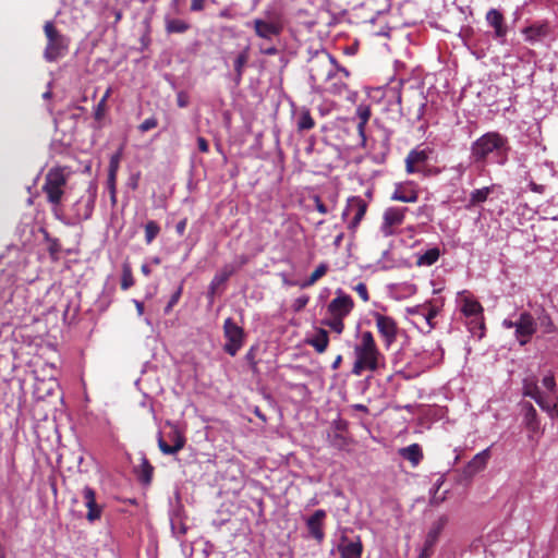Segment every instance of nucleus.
<instances>
[{
  "instance_id": "obj_1",
  "label": "nucleus",
  "mask_w": 558,
  "mask_h": 558,
  "mask_svg": "<svg viewBox=\"0 0 558 558\" xmlns=\"http://www.w3.org/2000/svg\"><path fill=\"white\" fill-rule=\"evenodd\" d=\"M509 149L508 138L505 135L495 131L487 132L471 144L470 158L481 166H485L488 160L505 165Z\"/></svg>"
},
{
  "instance_id": "obj_2",
  "label": "nucleus",
  "mask_w": 558,
  "mask_h": 558,
  "mask_svg": "<svg viewBox=\"0 0 558 558\" xmlns=\"http://www.w3.org/2000/svg\"><path fill=\"white\" fill-rule=\"evenodd\" d=\"M355 362L352 374L361 376L364 371L376 372L384 362L374 336L371 331H363L360 342L354 347Z\"/></svg>"
},
{
  "instance_id": "obj_3",
  "label": "nucleus",
  "mask_w": 558,
  "mask_h": 558,
  "mask_svg": "<svg viewBox=\"0 0 558 558\" xmlns=\"http://www.w3.org/2000/svg\"><path fill=\"white\" fill-rule=\"evenodd\" d=\"M353 308L354 301L352 296L338 289L336 296L327 305L328 317L323 319L322 324L340 335L344 330V318L351 314Z\"/></svg>"
},
{
  "instance_id": "obj_4",
  "label": "nucleus",
  "mask_w": 558,
  "mask_h": 558,
  "mask_svg": "<svg viewBox=\"0 0 558 558\" xmlns=\"http://www.w3.org/2000/svg\"><path fill=\"white\" fill-rule=\"evenodd\" d=\"M339 70L336 60L325 50L316 52L308 61L310 77L314 84L327 83ZM341 71L349 74L345 69Z\"/></svg>"
},
{
  "instance_id": "obj_5",
  "label": "nucleus",
  "mask_w": 558,
  "mask_h": 558,
  "mask_svg": "<svg viewBox=\"0 0 558 558\" xmlns=\"http://www.w3.org/2000/svg\"><path fill=\"white\" fill-rule=\"evenodd\" d=\"M70 174L71 171L68 167L58 166L48 170L41 190L46 194L49 204L53 206L60 205Z\"/></svg>"
},
{
  "instance_id": "obj_6",
  "label": "nucleus",
  "mask_w": 558,
  "mask_h": 558,
  "mask_svg": "<svg viewBox=\"0 0 558 558\" xmlns=\"http://www.w3.org/2000/svg\"><path fill=\"white\" fill-rule=\"evenodd\" d=\"M255 35L267 43L279 37L284 28L283 16L280 12H265L264 16L254 19L251 23Z\"/></svg>"
},
{
  "instance_id": "obj_7",
  "label": "nucleus",
  "mask_w": 558,
  "mask_h": 558,
  "mask_svg": "<svg viewBox=\"0 0 558 558\" xmlns=\"http://www.w3.org/2000/svg\"><path fill=\"white\" fill-rule=\"evenodd\" d=\"M44 33L47 38V45L44 50L45 60L54 62L63 58L68 53L70 39L61 34L51 21L45 23Z\"/></svg>"
},
{
  "instance_id": "obj_8",
  "label": "nucleus",
  "mask_w": 558,
  "mask_h": 558,
  "mask_svg": "<svg viewBox=\"0 0 558 558\" xmlns=\"http://www.w3.org/2000/svg\"><path fill=\"white\" fill-rule=\"evenodd\" d=\"M223 336L226 343L223 350L231 356L236 355L243 347L245 333L242 327L238 326L232 318H227L223 323Z\"/></svg>"
},
{
  "instance_id": "obj_9",
  "label": "nucleus",
  "mask_w": 558,
  "mask_h": 558,
  "mask_svg": "<svg viewBox=\"0 0 558 558\" xmlns=\"http://www.w3.org/2000/svg\"><path fill=\"white\" fill-rule=\"evenodd\" d=\"M373 317L376 323L378 333L384 340V345L388 350L397 340L399 327L395 318L374 312Z\"/></svg>"
},
{
  "instance_id": "obj_10",
  "label": "nucleus",
  "mask_w": 558,
  "mask_h": 558,
  "mask_svg": "<svg viewBox=\"0 0 558 558\" xmlns=\"http://www.w3.org/2000/svg\"><path fill=\"white\" fill-rule=\"evenodd\" d=\"M407 207H389L384 211L383 222L380 226V232L385 236L393 235L397 229L403 223L405 214L408 213Z\"/></svg>"
},
{
  "instance_id": "obj_11",
  "label": "nucleus",
  "mask_w": 558,
  "mask_h": 558,
  "mask_svg": "<svg viewBox=\"0 0 558 558\" xmlns=\"http://www.w3.org/2000/svg\"><path fill=\"white\" fill-rule=\"evenodd\" d=\"M448 523L447 515H440L430 526L426 534L423 547L417 558H430L435 551V546L439 539L441 532Z\"/></svg>"
},
{
  "instance_id": "obj_12",
  "label": "nucleus",
  "mask_w": 558,
  "mask_h": 558,
  "mask_svg": "<svg viewBox=\"0 0 558 558\" xmlns=\"http://www.w3.org/2000/svg\"><path fill=\"white\" fill-rule=\"evenodd\" d=\"M429 157V150L427 149H412L405 157V171L408 173H423L429 175L432 172L426 166V161Z\"/></svg>"
},
{
  "instance_id": "obj_13",
  "label": "nucleus",
  "mask_w": 558,
  "mask_h": 558,
  "mask_svg": "<svg viewBox=\"0 0 558 558\" xmlns=\"http://www.w3.org/2000/svg\"><path fill=\"white\" fill-rule=\"evenodd\" d=\"M536 322L531 313L523 312L515 322V337L521 345L526 344L536 332Z\"/></svg>"
},
{
  "instance_id": "obj_14",
  "label": "nucleus",
  "mask_w": 558,
  "mask_h": 558,
  "mask_svg": "<svg viewBox=\"0 0 558 558\" xmlns=\"http://www.w3.org/2000/svg\"><path fill=\"white\" fill-rule=\"evenodd\" d=\"M367 203L360 196H352L348 198L347 207L342 214V217L344 218L353 213V218L348 226L350 230L354 231L360 226L367 211Z\"/></svg>"
},
{
  "instance_id": "obj_15",
  "label": "nucleus",
  "mask_w": 558,
  "mask_h": 558,
  "mask_svg": "<svg viewBox=\"0 0 558 558\" xmlns=\"http://www.w3.org/2000/svg\"><path fill=\"white\" fill-rule=\"evenodd\" d=\"M97 197L96 187L90 186L85 195L75 203L74 210L77 220H88L94 211Z\"/></svg>"
},
{
  "instance_id": "obj_16",
  "label": "nucleus",
  "mask_w": 558,
  "mask_h": 558,
  "mask_svg": "<svg viewBox=\"0 0 558 558\" xmlns=\"http://www.w3.org/2000/svg\"><path fill=\"white\" fill-rule=\"evenodd\" d=\"M390 198L391 201L402 203H416L418 199V185L413 181L397 183Z\"/></svg>"
},
{
  "instance_id": "obj_17",
  "label": "nucleus",
  "mask_w": 558,
  "mask_h": 558,
  "mask_svg": "<svg viewBox=\"0 0 558 558\" xmlns=\"http://www.w3.org/2000/svg\"><path fill=\"white\" fill-rule=\"evenodd\" d=\"M167 436L172 445L168 444L161 436L158 438V447L163 454H175L184 448L186 438L177 427H172Z\"/></svg>"
},
{
  "instance_id": "obj_18",
  "label": "nucleus",
  "mask_w": 558,
  "mask_h": 558,
  "mask_svg": "<svg viewBox=\"0 0 558 558\" xmlns=\"http://www.w3.org/2000/svg\"><path fill=\"white\" fill-rule=\"evenodd\" d=\"M82 495L87 508L86 520L90 523L99 520L102 515L104 507L96 502V492L92 487L85 486Z\"/></svg>"
},
{
  "instance_id": "obj_19",
  "label": "nucleus",
  "mask_w": 558,
  "mask_h": 558,
  "mask_svg": "<svg viewBox=\"0 0 558 558\" xmlns=\"http://www.w3.org/2000/svg\"><path fill=\"white\" fill-rule=\"evenodd\" d=\"M337 550L340 558H361L363 554V544L360 536H357L355 541H351L343 535L340 538Z\"/></svg>"
},
{
  "instance_id": "obj_20",
  "label": "nucleus",
  "mask_w": 558,
  "mask_h": 558,
  "mask_svg": "<svg viewBox=\"0 0 558 558\" xmlns=\"http://www.w3.org/2000/svg\"><path fill=\"white\" fill-rule=\"evenodd\" d=\"M326 517V511L323 509H318L306 520V527L308 530L310 535L318 543H322L325 537L324 521Z\"/></svg>"
},
{
  "instance_id": "obj_21",
  "label": "nucleus",
  "mask_w": 558,
  "mask_h": 558,
  "mask_svg": "<svg viewBox=\"0 0 558 558\" xmlns=\"http://www.w3.org/2000/svg\"><path fill=\"white\" fill-rule=\"evenodd\" d=\"M490 459V450L489 448L484 449L483 451L475 454L472 460L464 466L463 474L465 477H473L478 472L483 471L488 460Z\"/></svg>"
},
{
  "instance_id": "obj_22",
  "label": "nucleus",
  "mask_w": 558,
  "mask_h": 558,
  "mask_svg": "<svg viewBox=\"0 0 558 558\" xmlns=\"http://www.w3.org/2000/svg\"><path fill=\"white\" fill-rule=\"evenodd\" d=\"M487 23L495 29L496 38H504L507 35V26L502 13L496 9H490L486 13Z\"/></svg>"
},
{
  "instance_id": "obj_23",
  "label": "nucleus",
  "mask_w": 558,
  "mask_h": 558,
  "mask_svg": "<svg viewBox=\"0 0 558 558\" xmlns=\"http://www.w3.org/2000/svg\"><path fill=\"white\" fill-rule=\"evenodd\" d=\"M306 343L313 347L317 353H324L329 344L328 331L324 328H317L315 335L308 338Z\"/></svg>"
},
{
  "instance_id": "obj_24",
  "label": "nucleus",
  "mask_w": 558,
  "mask_h": 558,
  "mask_svg": "<svg viewBox=\"0 0 558 558\" xmlns=\"http://www.w3.org/2000/svg\"><path fill=\"white\" fill-rule=\"evenodd\" d=\"M525 38L530 43H536L549 34V26L547 23L533 24L523 29Z\"/></svg>"
},
{
  "instance_id": "obj_25",
  "label": "nucleus",
  "mask_w": 558,
  "mask_h": 558,
  "mask_svg": "<svg viewBox=\"0 0 558 558\" xmlns=\"http://www.w3.org/2000/svg\"><path fill=\"white\" fill-rule=\"evenodd\" d=\"M399 456L410 461L413 466H416L423 459V451L418 444H412L408 447L399 449Z\"/></svg>"
},
{
  "instance_id": "obj_26",
  "label": "nucleus",
  "mask_w": 558,
  "mask_h": 558,
  "mask_svg": "<svg viewBox=\"0 0 558 558\" xmlns=\"http://www.w3.org/2000/svg\"><path fill=\"white\" fill-rule=\"evenodd\" d=\"M356 116L360 120L357 123V126H356L357 133L361 137L362 145L365 146V143H366L365 126L371 118V108L365 105H360L356 108Z\"/></svg>"
},
{
  "instance_id": "obj_27",
  "label": "nucleus",
  "mask_w": 558,
  "mask_h": 558,
  "mask_svg": "<svg viewBox=\"0 0 558 558\" xmlns=\"http://www.w3.org/2000/svg\"><path fill=\"white\" fill-rule=\"evenodd\" d=\"M316 125V122L314 118L312 117L311 112L306 108H302L296 113V130L298 132H305L314 129Z\"/></svg>"
},
{
  "instance_id": "obj_28",
  "label": "nucleus",
  "mask_w": 558,
  "mask_h": 558,
  "mask_svg": "<svg viewBox=\"0 0 558 558\" xmlns=\"http://www.w3.org/2000/svg\"><path fill=\"white\" fill-rule=\"evenodd\" d=\"M191 28V25L181 19L165 17V29L167 34H184Z\"/></svg>"
},
{
  "instance_id": "obj_29",
  "label": "nucleus",
  "mask_w": 558,
  "mask_h": 558,
  "mask_svg": "<svg viewBox=\"0 0 558 558\" xmlns=\"http://www.w3.org/2000/svg\"><path fill=\"white\" fill-rule=\"evenodd\" d=\"M523 393L524 396H527V397H531L532 399L535 400V402L541 407V408H545L544 407V401H543V397H542V393L538 389V386L536 384V380L534 379H524L523 381Z\"/></svg>"
},
{
  "instance_id": "obj_30",
  "label": "nucleus",
  "mask_w": 558,
  "mask_h": 558,
  "mask_svg": "<svg viewBox=\"0 0 558 558\" xmlns=\"http://www.w3.org/2000/svg\"><path fill=\"white\" fill-rule=\"evenodd\" d=\"M461 311L466 317H477L482 315L483 306L476 300L465 298Z\"/></svg>"
},
{
  "instance_id": "obj_31",
  "label": "nucleus",
  "mask_w": 558,
  "mask_h": 558,
  "mask_svg": "<svg viewBox=\"0 0 558 558\" xmlns=\"http://www.w3.org/2000/svg\"><path fill=\"white\" fill-rule=\"evenodd\" d=\"M493 192V186H485L471 192L468 208L484 203Z\"/></svg>"
},
{
  "instance_id": "obj_32",
  "label": "nucleus",
  "mask_w": 558,
  "mask_h": 558,
  "mask_svg": "<svg viewBox=\"0 0 558 558\" xmlns=\"http://www.w3.org/2000/svg\"><path fill=\"white\" fill-rule=\"evenodd\" d=\"M328 271V265L320 263L316 269L310 275V277L301 283V288L305 289L315 284L320 278H323Z\"/></svg>"
},
{
  "instance_id": "obj_33",
  "label": "nucleus",
  "mask_w": 558,
  "mask_h": 558,
  "mask_svg": "<svg viewBox=\"0 0 558 558\" xmlns=\"http://www.w3.org/2000/svg\"><path fill=\"white\" fill-rule=\"evenodd\" d=\"M440 256V251L438 247H433L427 250L424 254L418 256L416 264L418 266H432L434 265Z\"/></svg>"
},
{
  "instance_id": "obj_34",
  "label": "nucleus",
  "mask_w": 558,
  "mask_h": 558,
  "mask_svg": "<svg viewBox=\"0 0 558 558\" xmlns=\"http://www.w3.org/2000/svg\"><path fill=\"white\" fill-rule=\"evenodd\" d=\"M134 283H135V280L133 277L132 268H131L130 264L124 263L122 265L121 289L123 291H126L131 287H133Z\"/></svg>"
},
{
  "instance_id": "obj_35",
  "label": "nucleus",
  "mask_w": 558,
  "mask_h": 558,
  "mask_svg": "<svg viewBox=\"0 0 558 558\" xmlns=\"http://www.w3.org/2000/svg\"><path fill=\"white\" fill-rule=\"evenodd\" d=\"M153 473L154 466L149 463V461L146 458H144L140 465L138 478L144 484H149L151 482Z\"/></svg>"
},
{
  "instance_id": "obj_36",
  "label": "nucleus",
  "mask_w": 558,
  "mask_h": 558,
  "mask_svg": "<svg viewBox=\"0 0 558 558\" xmlns=\"http://www.w3.org/2000/svg\"><path fill=\"white\" fill-rule=\"evenodd\" d=\"M247 61H248L247 49H245L244 51L240 52L238 54V57L235 58V60H234V71L236 73V81L238 82H240L241 78H242L243 69H244L245 64L247 63Z\"/></svg>"
},
{
  "instance_id": "obj_37",
  "label": "nucleus",
  "mask_w": 558,
  "mask_h": 558,
  "mask_svg": "<svg viewBox=\"0 0 558 558\" xmlns=\"http://www.w3.org/2000/svg\"><path fill=\"white\" fill-rule=\"evenodd\" d=\"M159 232H160V227L156 221H154V220L147 221V223L145 225V242L147 244H150L157 238Z\"/></svg>"
},
{
  "instance_id": "obj_38",
  "label": "nucleus",
  "mask_w": 558,
  "mask_h": 558,
  "mask_svg": "<svg viewBox=\"0 0 558 558\" xmlns=\"http://www.w3.org/2000/svg\"><path fill=\"white\" fill-rule=\"evenodd\" d=\"M538 324L545 333H553L556 331V326L551 317L543 310L542 315L537 317Z\"/></svg>"
},
{
  "instance_id": "obj_39",
  "label": "nucleus",
  "mask_w": 558,
  "mask_h": 558,
  "mask_svg": "<svg viewBox=\"0 0 558 558\" xmlns=\"http://www.w3.org/2000/svg\"><path fill=\"white\" fill-rule=\"evenodd\" d=\"M233 271H234L233 268L230 266L223 267L221 274L215 276L214 280L211 281L210 293L214 294L217 286L227 281L229 279V277L233 274Z\"/></svg>"
},
{
  "instance_id": "obj_40",
  "label": "nucleus",
  "mask_w": 558,
  "mask_h": 558,
  "mask_svg": "<svg viewBox=\"0 0 558 558\" xmlns=\"http://www.w3.org/2000/svg\"><path fill=\"white\" fill-rule=\"evenodd\" d=\"M310 302V296L306 295V294H303L299 298H296L293 303H292V310L295 312V313H299L301 312L302 310H304L306 307V305L308 304Z\"/></svg>"
},
{
  "instance_id": "obj_41",
  "label": "nucleus",
  "mask_w": 558,
  "mask_h": 558,
  "mask_svg": "<svg viewBox=\"0 0 558 558\" xmlns=\"http://www.w3.org/2000/svg\"><path fill=\"white\" fill-rule=\"evenodd\" d=\"M158 125V120L155 117H150L145 119L140 125L138 130L142 133L148 132L151 129H155Z\"/></svg>"
},
{
  "instance_id": "obj_42",
  "label": "nucleus",
  "mask_w": 558,
  "mask_h": 558,
  "mask_svg": "<svg viewBox=\"0 0 558 558\" xmlns=\"http://www.w3.org/2000/svg\"><path fill=\"white\" fill-rule=\"evenodd\" d=\"M182 286L178 288V290L171 295L167 306L165 307V313L169 314L172 310V307L179 302L181 294H182Z\"/></svg>"
},
{
  "instance_id": "obj_43",
  "label": "nucleus",
  "mask_w": 558,
  "mask_h": 558,
  "mask_svg": "<svg viewBox=\"0 0 558 558\" xmlns=\"http://www.w3.org/2000/svg\"><path fill=\"white\" fill-rule=\"evenodd\" d=\"M120 160H121V151H118V153L113 154L110 157L108 172H110V173H118L119 166H120Z\"/></svg>"
},
{
  "instance_id": "obj_44",
  "label": "nucleus",
  "mask_w": 558,
  "mask_h": 558,
  "mask_svg": "<svg viewBox=\"0 0 558 558\" xmlns=\"http://www.w3.org/2000/svg\"><path fill=\"white\" fill-rule=\"evenodd\" d=\"M354 291L359 294V296L362 299L363 302H368L369 301L368 290H367V287H366V284L364 282H359L354 287Z\"/></svg>"
},
{
  "instance_id": "obj_45",
  "label": "nucleus",
  "mask_w": 558,
  "mask_h": 558,
  "mask_svg": "<svg viewBox=\"0 0 558 558\" xmlns=\"http://www.w3.org/2000/svg\"><path fill=\"white\" fill-rule=\"evenodd\" d=\"M106 104L107 102H105V99H100L99 102L97 104V106L95 108V113H94L95 119L97 121H100L104 118L105 112H106V107H107Z\"/></svg>"
},
{
  "instance_id": "obj_46",
  "label": "nucleus",
  "mask_w": 558,
  "mask_h": 558,
  "mask_svg": "<svg viewBox=\"0 0 558 558\" xmlns=\"http://www.w3.org/2000/svg\"><path fill=\"white\" fill-rule=\"evenodd\" d=\"M536 416H537L536 410L534 409V407L532 404H530L527 408L526 414H525V420H526L529 427L533 426L534 422L536 421Z\"/></svg>"
},
{
  "instance_id": "obj_47",
  "label": "nucleus",
  "mask_w": 558,
  "mask_h": 558,
  "mask_svg": "<svg viewBox=\"0 0 558 558\" xmlns=\"http://www.w3.org/2000/svg\"><path fill=\"white\" fill-rule=\"evenodd\" d=\"M189 102H190V98H189V95L185 93V92H179L177 94V105L180 107V108H185L189 106Z\"/></svg>"
},
{
  "instance_id": "obj_48",
  "label": "nucleus",
  "mask_w": 558,
  "mask_h": 558,
  "mask_svg": "<svg viewBox=\"0 0 558 558\" xmlns=\"http://www.w3.org/2000/svg\"><path fill=\"white\" fill-rule=\"evenodd\" d=\"M207 0H191L190 10L192 12H201L205 9Z\"/></svg>"
},
{
  "instance_id": "obj_49",
  "label": "nucleus",
  "mask_w": 558,
  "mask_h": 558,
  "mask_svg": "<svg viewBox=\"0 0 558 558\" xmlns=\"http://www.w3.org/2000/svg\"><path fill=\"white\" fill-rule=\"evenodd\" d=\"M259 51H260L263 54H266V56H275V54H277V53H278V49H277V47H276V46H274V45H271L270 43H269V45H266V46L262 45V46L259 47Z\"/></svg>"
},
{
  "instance_id": "obj_50",
  "label": "nucleus",
  "mask_w": 558,
  "mask_h": 558,
  "mask_svg": "<svg viewBox=\"0 0 558 558\" xmlns=\"http://www.w3.org/2000/svg\"><path fill=\"white\" fill-rule=\"evenodd\" d=\"M245 359L247 360V362L251 364V367H252V371L253 372H256L257 371V362L255 361V353H254V348H251L246 355H245Z\"/></svg>"
},
{
  "instance_id": "obj_51",
  "label": "nucleus",
  "mask_w": 558,
  "mask_h": 558,
  "mask_svg": "<svg viewBox=\"0 0 558 558\" xmlns=\"http://www.w3.org/2000/svg\"><path fill=\"white\" fill-rule=\"evenodd\" d=\"M197 147L201 153L207 154L209 151L208 141L203 136L197 137Z\"/></svg>"
},
{
  "instance_id": "obj_52",
  "label": "nucleus",
  "mask_w": 558,
  "mask_h": 558,
  "mask_svg": "<svg viewBox=\"0 0 558 558\" xmlns=\"http://www.w3.org/2000/svg\"><path fill=\"white\" fill-rule=\"evenodd\" d=\"M543 386L548 389L553 390L556 387V380L553 375L545 376L542 380Z\"/></svg>"
},
{
  "instance_id": "obj_53",
  "label": "nucleus",
  "mask_w": 558,
  "mask_h": 558,
  "mask_svg": "<svg viewBox=\"0 0 558 558\" xmlns=\"http://www.w3.org/2000/svg\"><path fill=\"white\" fill-rule=\"evenodd\" d=\"M107 186L109 192L117 190V173L108 172Z\"/></svg>"
},
{
  "instance_id": "obj_54",
  "label": "nucleus",
  "mask_w": 558,
  "mask_h": 558,
  "mask_svg": "<svg viewBox=\"0 0 558 558\" xmlns=\"http://www.w3.org/2000/svg\"><path fill=\"white\" fill-rule=\"evenodd\" d=\"M314 202H315V207L317 209L318 213H320L322 215H326L328 213V208L326 207V205L322 202V199L319 198V196H315L314 197Z\"/></svg>"
},
{
  "instance_id": "obj_55",
  "label": "nucleus",
  "mask_w": 558,
  "mask_h": 558,
  "mask_svg": "<svg viewBox=\"0 0 558 558\" xmlns=\"http://www.w3.org/2000/svg\"><path fill=\"white\" fill-rule=\"evenodd\" d=\"M186 226H187V218H183L181 219L177 226H175V231L177 233L182 236L185 232V229H186Z\"/></svg>"
},
{
  "instance_id": "obj_56",
  "label": "nucleus",
  "mask_w": 558,
  "mask_h": 558,
  "mask_svg": "<svg viewBox=\"0 0 558 558\" xmlns=\"http://www.w3.org/2000/svg\"><path fill=\"white\" fill-rule=\"evenodd\" d=\"M417 96H418L417 116L420 117L423 113V109L425 108L426 102H425L424 96L421 93H418Z\"/></svg>"
},
{
  "instance_id": "obj_57",
  "label": "nucleus",
  "mask_w": 558,
  "mask_h": 558,
  "mask_svg": "<svg viewBox=\"0 0 558 558\" xmlns=\"http://www.w3.org/2000/svg\"><path fill=\"white\" fill-rule=\"evenodd\" d=\"M437 312L435 308H430L426 315V320L432 326V320L436 317Z\"/></svg>"
},
{
  "instance_id": "obj_58",
  "label": "nucleus",
  "mask_w": 558,
  "mask_h": 558,
  "mask_svg": "<svg viewBox=\"0 0 558 558\" xmlns=\"http://www.w3.org/2000/svg\"><path fill=\"white\" fill-rule=\"evenodd\" d=\"M341 363H342V355L339 354V355L336 356L335 361L332 362L331 368L333 371L338 369L339 366L341 365Z\"/></svg>"
},
{
  "instance_id": "obj_59",
  "label": "nucleus",
  "mask_w": 558,
  "mask_h": 558,
  "mask_svg": "<svg viewBox=\"0 0 558 558\" xmlns=\"http://www.w3.org/2000/svg\"><path fill=\"white\" fill-rule=\"evenodd\" d=\"M137 314L141 316L144 313V304L140 301H134Z\"/></svg>"
},
{
  "instance_id": "obj_60",
  "label": "nucleus",
  "mask_w": 558,
  "mask_h": 558,
  "mask_svg": "<svg viewBox=\"0 0 558 558\" xmlns=\"http://www.w3.org/2000/svg\"><path fill=\"white\" fill-rule=\"evenodd\" d=\"M109 195H110L111 205L113 207L117 204V190L116 191H110Z\"/></svg>"
},
{
  "instance_id": "obj_61",
  "label": "nucleus",
  "mask_w": 558,
  "mask_h": 558,
  "mask_svg": "<svg viewBox=\"0 0 558 558\" xmlns=\"http://www.w3.org/2000/svg\"><path fill=\"white\" fill-rule=\"evenodd\" d=\"M141 271L146 276L148 277L150 275V268L147 264H143L142 267H141Z\"/></svg>"
},
{
  "instance_id": "obj_62",
  "label": "nucleus",
  "mask_w": 558,
  "mask_h": 558,
  "mask_svg": "<svg viewBox=\"0 0 558 558\" xmlns=\"http://www.w3.org/2000/svg\"><path fill=\"white\" fill-rule=\"evenodd\" d=\"M504 326H505L506 328H515V322L505 319V320H504Z\"/></svg>"
},
{
  "instance_id": "obj_63",
  "label": "nucleus",
  "mask_w": 558,
  "mask_h": 558,
  "mask_svg": "<svg viewBox=\"0 0 558 558\" xmlns=\"http://www.w3.org/2000/svg\"><path fill=\"white\" fill-rule=\"evenodd\" d=\"M111 93H112L111 87H108L107 90L105 92V94L102 95L101 99H105V102H107V100L110 97Z\"/></svg>"
},
{
  "instance_id": "obj_64",
  "label": "nucleus",
  "mask_w": 558,
  "mask_h": 558,
  "mask_svg": "<svg viewBox=\"0 0 558 558\" xmlns=\"http://www.w3.org/2000/svg\"><path fill=\"white\" fill-rule=\"evenodd\" d=\"M0 558H5V549L1 544H0Z\"/></svg>"
}]
</instances>
